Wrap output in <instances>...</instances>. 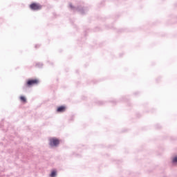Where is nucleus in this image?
<instances>
[{
  "instance_id": "obj_3",
  "label": "nucleus",
  "mask_w": 177,
  "mask_h": 177,
  "mask_svg": "<svg viewBox=\"0 0 177 177\" xmlns=\"http://www.w3.org/2000/svg\"><path fill=\"white\" fill-rule=\"evenodd\" d=\"M60 143V141L56 138H52L50 140V145L57 146Z\"/></svg>"
},
{
  "instance_id": "obj_1",
  "label": "nucleus",
  "mask_w": 177,
  "mask_h": 177,
  "mask_svg": "<svg viewBox=\"0 0 177 177\" xmlns=\"http://www.w3.org/2000/svg\"><path fill=\"white\" fill-rule=\"evenodd\" d=\"M39 83V80L37 79H33V80H28L26 82V86L27 87H31L34 85H37Z\"/></svg>"
},
{
  "instance_id": "obj_4",
  "label": "nucleus",
  "mask_w": 177,
  "mask_h": 177,
  "mask_svg": "<svg viewBox=\"0 0 177 177\" xmlns=\"http://www.w3.org/2000/svg\"><path fill=\"white\" fill-rule=\"evenodd\" d=\"M57 111L58 113H62V112L66 111V106H62L58 107L57 109Z\"/></svg>"
},
{
  "instance_id": "obj_6",
  "label": "nucleus",
  "mask_w": 177,
  "mask_h": 177,
  "mask_svg": "<svg viewBox=\"0 0 177 177\" xmlns=\"http://www.w3.org/2000/svg\"><path fill=\"white\" fill-rule=\"evenodd\" d=\"M50 176H51V177H55V176H56V171H53L51 172Z\"/></svg>"
},
{
  "instance_id": "obj_2",
  "label": "nucleus",
  "mask_w": 177,
  "mask_h": 177,
  "mask_svg": "<svg viewBox=\"0 0 177 177\" xmlns=\"http://www.w3.org/2000/svg\"><path fill=\"white\" fill-rule=\"evenodd\" d=\"M30 8L32 10H39L42 8V6L38 3H33L30 5Z\"/></svg>"
},
{
  "instance_id": "obj_7",
  "label": "nucleus",
  "mask_w": 177,
  "mask_h": 177,
  "mask_svg": "<svg viewBox=\"0 0 177 177\" xmlns=\"http://www.w3.org/2000/svg\"><path fill=\"white\" fill-rule=\"evenodd\" d=\"M173 162H177V156L173 158Z\"/></svg>"
},
{
  "instance_id": "obj_5",
  "label": "nucleus",
  "mask_w": 177,
  "mask_h": 177,
  "mask_svg": "<svg viewBox=\"0 0 177 177\" xmlns=\"http://www.w3.org/2000/svg\"><path fill=\"white\" fill-rule=\"evenodd\" d=\"M20 100L24 103H27V99L24 96H21L19 97Z\"/></svg>"
}]
</instances>
